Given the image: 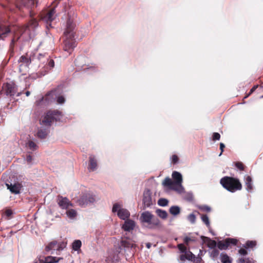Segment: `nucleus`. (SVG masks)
<instances>
[{"label":"nucleus","instance_id":"1","mask_svg":"<svg viewBox=\"0 0 263 263\" xmlns=\"http://www.w3.org/2000/svg\"><path fill=\"white\" fill-rule=\"evenodd\" d=\"M19 63H22L28 66L31 63L37 64L41 63L39 67L43 66L44 70L41 72L36 73L35 75L36 78L41 77L45 76L50 69L54 66V62L52 59H49L48 54H36L34 53H28L25 55H22L19 60ZM32 79H36V77L33 74L30 76Z\"/></svg>","mask_w":263,"mask_h":263},{"label":"nucleus","instance_id":"2","mask_svg":"<svg viewBox=\"0 0 263 263\" xmlns=\"http://www.w3.org/2000/svg\"><path fill=\"white\" fill-rule=\"evenodd\" d=\"M61 117V112L57 110L47 111L40 119V124L43 127L38 130L37 137L41 139H45L48 134L47 129L50 128L52 122L60 120Z\"/></svg>","mask_w":263,"mask_h":263},{"label":"nucleus","instance_id":"3","mask_svg":"<svg viewBox=\"0 0 263 263\" xmlns=\"http://www.w3.org/2000/svg\"><path fill=\"white\" fill-rule=\"evenodd\" d=\"M220 183L225 189L231 193L242 189L241 183L237 178L224 176L220 179Z\"/></svg>","mask_w":263,"mask_h":263},{"label":"nucleus","instance_id":"4","mask_svg":"<svg viewBox=\"0 0 263 263\" xmlns=\"http://www.w3.org/2000/svg\"><path fill=\"white\" fill-rule=\"evenodd\" d=\"M140 220L142 223L147 224V227L151 229L160 226L159 219L149 211H145L142 213Z\"/></svg>","mask_w":263,"mask_h":263},{"label":"nucleus","instance_id":"5","mask_svg":"<svg viewBox=\"0 0 263 263\" xmlns=\"http://www.w3.org/2000/svg\"><path fill=\"white\" fill-rule=\"evenodd\" d=\"M55 90H52L48 92L44 97H42L35 101L36 106L40 107H44L55 100L57 94Z\"/></svg>","mask_w":263,"mask_h":263},{"label":"nucleus","instance_id":"6","mask_svg":"<svg viewBox=\"0 0 263 263\" xmlns=\"http://www.w3.org/2000/svg\"><path fill=\"white\" fill-rule=\"evenodd\" d=\"M64 35L65 39L64 41V50L70 54L77 46L74 34L70 32L69 34H64Z\"/></svg>","mask_w":263,"mask_h":263},{"label":"nucleus","instance_id":"7","mask_svg":"<svg viewBox=\"0 0 263 263\" xmlns=\"http://www.w3.org/2000/svg\"><path fill=\"white\" fill-rule=\"evenodd\" d=\"M172 178L174 180L173 181L176 186L173 188L174 191L180 194L184 193L185 191L182 185V176L181 173L177 171L173 172L172 173Z\"/></svg>","mask_w":263,"mask_h":263},{"label":"nucleus","instance_id":"8","mask_svg":"<svg viewBox=\"0 0 263 263\" xmlns=\"http://www.w3.org/2000/svg\"><path fill=\"white\" fill-rule=\"evenodd\" d=\"M180 252L182 254L180 256V260L184 262L185 260H192L193 258L195 257V255L193 254L190 251H187V248L182 243H180L177 245Z\"/></svg>","mask_w":263,"mask_h":263},{"label":"nucleus","instance_id":"9","mask_svg":"<svg viewBox=\"0 0 263 263\" xmlns=\"http://www.w3.org/2000/svg\"><path fill=\"white\" fill-rule=\"evenodd\" d=\"M112 212L113 213L117 212L118 216L122 220H126L130 216L129 211L125 209L121 208V205L118 203L113 205Z\"/></svg>","mask_w":263,"mask_h":263},{"label":"nucleus","instance_id":"10","mask_svg":"<svg viewBox=\"0 0 263 263\" xmlns=\"http://www.w3.org/2000/svg\"><path fill=\"white\" fill-rule=\"evenodd\" d=\"M136 247L137 245L135 241L130 239L126 238L121 240L120 247L121 249H123L125 252H130Z\"/></svg>","mask_w":263,"mask_h":263},{"label":"nucleus","instance_id":"11","mask_svg":"<svg viewBox=\"0 0 263 263\" xmlns=\"http://www.w3.org/2000/svg\"><path fill=\"white\" fill-rule=\"evenodd\" d=\"M55 10L54 8L51 9L47 14L45 15L43 20L46 24V27L49 29V28H52L51 26V22L55 18Z\"/></svg>","mask_w":263,"mask_h":263},{"label":"nucleus","instance_id":"12","mask_svg":"<svg viewBox=\"0 0 263 263\" xmlns=\"http://www.w3.org/2000/svg\"><path fill=\"white\" fill-rule=\"evenodd\" d=\"M10 2H15L16 6L21 9L22 6L28 9L34 6L35 0H7Z\"/></svg>","mask_w":263,"mask_h":263},{"label":"nucleus","instance_id":"13","mask_svg":"<svg viewBox=\"0 0 263 263\" xmlns=\"http://www.w3.org/2000/svg\"><path fill=\"white\" fill-rule=\"evenodd\" d=\"M96 196L91 193L84 194L79 199V204L81 205L92 203L96 201Z\"/></svg>","mask_w":263,"mask_h":263},{"label":"nucleus","instance_id":"14","mask_svg":"<svg viewBox=\"0 0 263 263\" xmlns=\"http://www.w3.org/2000/svg\"><path fill=\"white\" fill-rule=\"evenodd\" d=\"M57 202L62 209H68L69 206H72V204L67 197H63L60 195L58 196Z\"/></svg>","mask_w":263,"mask_h":263},{"label":"nucleus","instance_id":"15","mask_svg":"<svg viewBox=\"0 0 263 263\" xmlns=\"http://www.w3.org/2000/svg\"><path fill=\"white\" fill-rule=\"evenodd\" d=\"M39 25L38 22L35 19L32 18L31 19L28 25L25 27L24 29V32H27L29 34L30 36L31 35V32H33L35 28L37 27Z\"/></svg>","mask_w":263,"mask_h":263},{"label":"nucleus","instance_id":"16","mask_svg":"<svg viewBox=\"0 0 263 263\" xmlns=\"http://www.w3.org/2000/svg\"><path fill=\"white\" fill-rule=\"evenodd\" d=\"M6 185L12 193L15 194H19L22 187L21 184L18 182H14L13 184L11 182H7L6 183Z\"/></svg>","mask_w":263,"mask_h":263},{"label":"nucleus","instance_id":"17","mask_svg":"<svg viewBox=\"0 0 263 263\" xmlns=\"http://www.w3.org/2000/svg\"><path fill=\"white\" fill-rule=\"evenodd\" d=\"M11 31V30L8 26L0 24V40H4Z\"/></svg>","mask_w":263,"mask_h":263},{"label":"nucleus","instance_id":"18","mask_svg":"<svg viewBox=\"0 0 263 263\" xmlns=\"http://www.w3.org/2000/svg\"><path fill=\"white\" fill-rule=\"evenodd\" d=\"M143 203L145 207L148 208L153 204V201L150 193V191L148 190L146 192L144 193L143 198Z\"/></svg>","mask_w":263,"mask_h":263},{"label":"nucleus","instance_id":"19","mask_svg":"<svg viewBox=\"0 0 263 263\" xmlns=\"http://www.w3.org/2000/svg\"><path fill=\"white\" fill-rule=\"evenodd\" d=\"M5 93L7 96H14L16 91V88L13 84L7 83L5 86Z\"/></svg>","mask_w":263,"mask_h":263},{"label":"nucleus","instance_id":"20","mask_svg":"<svg viewBox=\"0 0 263 263\" xmlns=\"http://www.w3.org/2000/svg\"><path fill=\"white\" fill-rule=\"evenodd\" d=\"M135 227V222L131 219H127L125 221L124 223L122 226V229L125 231L129 232L133 230Z\"/></svg>","mask_w":263,"mask_h":263},{"label":"nucleus","instance_id":"21","mask_svg":"<svg viewBox=\"0 0 263 263\" xmlns=\"http://www.w3.org/2000/svg\"><path fill=\"white\" fill-rule=\"evenodd\" d=\"M89 163L88 166V169L89 171H94L97 167V161L95 158V156L90 155L89 158Z\"/></svg>","mask_w":263,"mask_h":263},{"label":"nucleus","instance_id":"22","mask_svg":"<svg viewBox=\"0 0 263 263\" xmlns=\"http://www.w3.org/2000/svg\"><path fill=\"white\" fill-rule=\"evenodd\" d=\"M74 25L73 23V20L70 18H69L67 21L66 29L64 32V34H69L71 32L73 34H74L73 32Z\"/></svg>","mask_w":263,"mask_h":263},{"label":"nucleus","instance_id":"23","mask_svg":"<svg viewBox=\"0 0 263 263\" xmlns=\"http://www.w3.org/2000/svg\"><path fill=\"white\" fill-rule=\"evenodd\" d=\"M162 184L168 187L170 189L174 191V187H176L174 181H172L168 177H166L162 182Z\"/></svg>","mask_w":263,"mask_h":263},{"label":"nucleus","instance_id":"24","mask_svg":"<svg viewBox=\"0 0 263 263\" xmlns=\"http://www.w3.org/2000/svg\"><path fill=\"white\" fill-rule=\"evenodd\" d=\"M245 185L246 186V190L249 192H251L253 190L252 180V178L247 176L245 178Z\"/></svg>","mask_w":263,"mask_h":263},{"label":"nucleus","instance_id":"25","mask_svg":"<svg viewBox=\"0 0 263 263\" xmlns=\"http://www.w3.org/2000/svg\"><path fill=\"white\" fill-rule=\"evenodd\" d=\"M169 212L175 216L180 213V208L177 205H173L170 208Z\"/></svg>","mask_w":263,"mask_h":263},{"label":"nucleus","instance_id":"26","mask_svg":"<svg viewBox=\"0 0 263 263\" xmlns=\"http://www.w3.org/2000/svg\"><path fill=\"white\" fill-rule=\"evenodd\" d=\"M57 248V241H53L50 242L45 248V251L46 252H49L51 250H55Z\"/></svg>","mask_w":263,"mask_h":263},{"label":"nucleus","instance_id":"27","mask_svg":"<svg viewBox=\"0 0 263 263\" xmlns=\"http://www.w3.org/2000/svg\"><path fill=\"white\" fill-rule=\"evenodd\" d=\"M66 214L67 216L70 219H74L77 215V212L74 209L67 210Z\"/></svg>","mask_w":263,"mask_h":263},{"label":"nucleus","instance_id":"28","mask_svg":"<svg viewBox=\"0 0 263 263\" xmlns=\"http://www.w3.org/2000/svg\"><path fill=\"white\" fill-rule=\"evenodd\" d=\"M226 241L229 247L236 246L238 243V240L234 238H227Z\"/></svg>","mask_w":263,"mask_h":263},{"label":"nucleus","instance_id":"29","mask_svg":"<svg viewBox=\"0 0 263 263\" xmlns=\"http://www.w3.org/2000/svg\"><path fill=\"white\" fill-rule=\"evenodd\" d=\"M201 238L203 239V241H204V239H206L208 240V246L211 249H214L216 246V242L215 240H211L209 238L202 236Z\"/></svg>","mask_w":263,"mask_h":263},{"label":"nucleus","instance_id":"30","mask_svg":"<svg viewBox=\"0 0 263 263\" xmlns=\"http://www.w3.org/2000/svg\"><path fill=\"white\" fill-rule=\"evenodd\" d=\"M156 213L159 217L163 219H166L168 216L167 212L163 210L157 209L156 211Z\"/></svg>","mask_w":263,"mask_h":263},{"label":"nucleus","instance_id":"31","mask_svg":"<svg viewBox=\"0 0 263 263\" xmlns=\"http://www.w3.org/2000/svg\"><path fill=\"white\" fill-rule=\"evenodd\" d=\"M217 247L220 250H227L229 248L226 239L222 241H219L217 243Z\"/></svg>","mask_w":263,"mask_h":263},{"label":"nucleus","instance_id":"32","mask_svg":"<svg viewBox=\"0 0 263 263\" xmlns=\"http://www.w3.org/2000/svg\"><path fill=\"white\" fill-rule=\"evenodd\" d=\"M220 256L221 261L222 263H232V260L227 254H221Z\"/></svg>","mask_w":263,"mask_h":263},{"label":"nucleus","instance_id":"33","mask_svg":"<svg viewBox=\"0 0 263 263\" xmlns=\"http://www.w3.org/2000/svg\"><path fill=\"white\" fill-rule=\"evenodd\" d=\"M82 245L81 241L80 240H76L72 243V249L74 251H78Z\"/></svg>","mask_w":263,"mask_h":263},{"label":"nucleus","instance_id":"34","mask_svg":"<svg viewBox=\"0 0 263 263\" xmlns=\"http://www.w3.org/2000/svg\"><path fill=\"white\" fill-rule=\"evenodd\" d=\"M58 260L55 257L48 256L45 257L44 261H43L44 263H55L57 262Z\"/></svg>","mask_w":263,"mask_h":263},{"label":"nucleus","instance_id":"35","mask_svg":"<svg viewBox=\"0 0 263 263\" xmlns=\"http://www.w3.org/2000/svg\"><path fill=\"white\" fill-rule=\"evenodd\" d=\"M256 245L255 241L248 240L244 245V247L246 248H252L255 247Z\"/></svg>","mask_w":263,"mask_h":263},{"label":"nucleus","instance_id":"36","mask_svg":"<svg viewBox=\"0 0 263 263\" xmlns=\"http://www.w3.org/2000/svg\"><path fill=\"white\" fill-rule=\"evenodd\" d=\"M27 145L30 149L31 151H35L37 148V146L35 142L32 141H29Z\"/></svg>","mask_w":263,"mask_h":263},{"label":"nucleus","instance_id":"37","mask_svg":"<svg viewBox=\"0 0 263 263\" xmlns=\"http://www.w3.org/2000/svg\"><path fill=\"white\" fill-rule=\"evenodd\" d=\"M168 203V200L165 198H160L158 201V204L161 206H165Z\"/></svg>","mask_w":263,"mask_h":263},{"label":"nucleus","instance_id":"38","mask_svg":"<svg viewBox=\"0 0 263 263\" xmlns=\"http://www.w3.org/2000/svg\"><path fill=\"white\" fill-rule=\"evenodd\" d=\"M201 218L203 222H204L206 226L209 228L210 226V223L208 216L206 215H202Z\"/></svg>","mask_w":263,"mask_h":263},{"label":"nucleus","instance_id":"39","mask_svg":"<svg viewBox=\"0 0 263 263\" xmlns=\"http://www.w3.org/2000/svg\"><path fill=\"white\" fill-rule=\"evenodd\" d=\"M187 220L192 224H194L195 223L196 221V216L194 214L192 213L188 215L187 216Z\"/></svg>","mask_w":263,"mask_h":263},{"label":"nucleus","instance_id":"40","mask_svg":"<svg viewBox=\"0 0 263 263\" xmlns=\"http://www.w3.org/2000/svg\"><path fill=\"white\" fill-rule=\"evenodd\" d=\"M238 263H254V261L252 259L249 258H241L238 259Z\"/></svg>","mask_w":263,"mask_h":263},{"label":"nucleus","instance_id":"41","mask_svg":"<svg viewBox=\"0 0 263 263\" xmlns=\"http://www.w3.org/2000/svg\"><path fill=\"white\" fill-rule=\"evenodd\" d=\"M56 90L55 93L57 94V97L55 98V100H57V102L59 104H62L65 102V98L63 96H58V93H57V90L55 89Z\"/></svg>","mask_w":263,"mask_h":263},{"label":"nucleus","instance_id":"42","mask_svg":"<svg viewBox=\"0 0 263 263\" xmlns=\"http://www.w3.org/2000/svg\"><path fill=\"white\" fill-rule=\"evenodd\" d=\"M66 244L64 242H62L59 244L57 243V250L61 251L64 248L66 247Z\"/></svg>","mask_w":263,"mask_h":263},{"label":"nucleus","instance_id":"43","mask_svg":"<svg viewBox=\"0 0 263 263\" xmlns=\"http://www.w3.org/2000/svg\"><path fill=\"white\" fill-rule=\"evenodd\" d=\"M183 241H184V242L188 246L189 244V242L190 241H195V239L191 238V237H184V239H183Z\"/></svg>","mask_w":263,"mask_h":263},{"label":"nucleus","instance_id":"44","mask_svg":"<svg viewBox=\"0 0 263 263\" xmlns=\"http://www.w3.org/2000/svg\"><path fill=\"white\" fill-rule=\"evenodd\" d=\"M235 166L239 170L242 171L244 169L243 165L241 162H237L235 163Z\"/></svg>","mask_w":263,"mask_h":263},{"label":"nucleus","instance_id":"45","mask_svg":"<svg viewBox=\"0 0 263 263\" xmlns=\"http://www.w3.org/2000/svg\"><path fill=\"white\" fill-rule=\"evenodd\" d=\"M199 208L200 210H202L203 211H205V212H207L211 211V208L208 205L201 206Z\"/></svg>","mask_w":263,"mask_h":263},{"label":"nucleus","instance_id":"46","mask_svg":"<svg viewBox=\"0 0 263 263\" xmlns=\"http://www.w3.org/2000/svg\"><path fill=\"white\" fill-rule=\"evenodd\" d=\"M191 260L195 263H201L202 261V258L200 257H196L195 256V257L193 258V259Z\"/></svg>","mask_w":263,"mask_h":263},{"label":"nucleus","instance_id":"47","mask_svg":"<svg viewBox=\"0 0 263 263\" xmlns=\"http://www.w3.org/2000/svg\"><path fill=\"white\" fill-rule=\"evenodd\" d=\"M220 138V135L218 133H214L213 135V140H219Z\"/></svg>","mask_w":263,"mask_h":263},{"label":"nucleus","instance_id":"48","mask_svg":"<svg viewBox=\"0 0 263 263\" xmlns=\"http://www.w3.org/2000/svg\"><path fill=\"white\" fill-rule=\"evenodd\" d=\"M211 255L213 257H216L219 255V251L216 249H214L211 252Z\"/></svg>","mask_w":263,"mask_h":263},{"label":"nucleus","instance_id":"49","mask_svg":"<svg viewBox=\"0 0 263 263\" xmlns=\"http://www.w3.org/2000/svg\"><path fill=\"white\" fill-rule=\"evenodd\" d=\"M13 214L12 211L10 209L6 210L5 212V215L7 217H10Z\"/></svg>","mask_w":263,"mask_h":263},{"label":"nucleus","instance_id":"50","mask_svg":"<svg viewBox=\"0 0 263 263\" xmlns=\"http://www.w3.org/2000/svg\"><path fill=\"white\" fill-rule=\"evenodd\" d=\"M238 252L240 254L243 256L246 255L248 253L247 250L245 249H240Z\"/></svg>","mask_w":263,"mask_h":263},{"label":"nucleus","instance_id":"51","mask_svg":"<svg viewBox=\"0 0 263 263\" xmlns=\"http://www.w3.org/2000/svg\"><path fill=\"white\" fill-rule=\"evenodd\" d=\"M26 160L28 163H31L32 160V157L30 155H28L26 156Z\"/></svg>","mask_w":263,"mask_h":263},{"label":"nucleus","instance_id":"52","mask_svg":"<svg viewBox=\"0 0 263 263\" xmlns=\"http://www.w3.org/2000/svg\"><path fill=\"white\" fill-rule=\"evenodd\" d=\"M224 147H225V145L223 143H220V149L221 150V153H220V154L219 155V156L222 155V153L223 152V148H224Z\"/></svg>","mask_w":263,"mask_h":263},{"label":"nucleus","instance_id":"53","mask_svg":"<svg viewBox=\"0 0 263 263\" xmlns=\"http://www.w3.org/2000/svg\"><path fill=\"white\" fill-rule=\"evenodd\" d=\"M172 161L174 163H176L178 161V158L177 155H173L172 156Z\"/></svg>","mask_w":263,"mask_h":263},{"label":"nucleus","instance_id":"54","mask_svg":"<svg viewBox=\"0 0 263 263\" xmlns=\"http://www.w3.org/2000/svg\"><path fill=\"white\" fill-rule=\"evenodd\" d=\"M258 87V85H255L250 90V93L249 94H251V93H252L254 91H255V90Z\"/></svg>","mask_w":263,"mask_h":263},{"label":"nucleus","instance_id":"55","mask_svg":"<svg viewBox=\"0 0 263 263\" xmlns=\"http://www.w3.org/2000/svg\"><path fill=\"white\" fill-rule=\"evenodd\" d=\"M189 197L187 198V200L189 201H192L193 200V195L191 193L189 194Z\"/></svg>","mask_w":263,"mask_h":263},{"label":"nucleus","instance_id":"56","mask_svg":"<svg viewBox=\"0 0 263 263\" xmlns=\"http://www.w3.org/2000/svg\"><path fill=\"white\" fill-rule=\"evenodd\" d=\"M152 246V244L150 242H147L146 243V247L147 248L149 249Z\"/></svg>","mask_w":263,"mask_h":263},{"label":"nucleus","instance_id":"57","mask_svg":"<svg viewBox=\"0 0 263 263\" xmlns=\"http://www.w3.org/2000/svg\"><path fill=\"white\" fill-rule=\"evenodd\" d=\"M14 39H13L11 40V42L10 45L12 46L14 44Z\"/></svg>","mask_w":263,"mask_h":263},{"label":"nucleus","instance_id":"58","mask_svg":"<svg viewBox=\"0 0 263 263\" xmlns=\"http://www.w3.org/2000/svg\"><path fill=\"white\" fill-rule=\"evenodd\" d=\"M25 93L27 96H29L30 94V92L29 91H27Z\"/></svg>","mask_w":263,"mask_h":263},{"label":"nucleus","instance_id":"59","mask_svg":"<svg viewBox=\"0 0 263 263\" xmlns=\"http://www.w3.org/2000/svg\"><path fill=\"white\" fill-rule=\"evenodd\" d=\"M199 252H200V253H202V250H200Z\"/></svg>","mask_w":263,"mask_h":263},{"label":"nucleus","instance_id":"60","mask_svg":"<svg viewBox=\"0 0 263 263\" xmlns=\"http://www.w3.org/2000/svg\"><path fill=\"white\" fill-rule=\"evenodd\" d=\"M260 98H263V95L260 97Z\"/></svg>","mask_w":263,"mask_h":263}]
</instances>
